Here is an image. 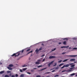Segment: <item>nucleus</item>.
<instances>
[{"mask_svg": "<svg viewBox=\"0 0 77 77\" xmlns=\"http://www.w3.org/2000/svg\"><path fill=\"white\" fill-rule=\"evenodd\" d=\"M47 69V67H46L45 68L42 69H41V71H42L43 70H44V69Z\"/></svg>", "mask_w": 77, "mask_h": 77, "instance_id": "20", "label": "nucleus"}, {"mask_svg": "<svg viewBox=\"0 0 77 77\" xmlns=\"http://www.w3.org/2000/svg\"><path fill=\"white\" fill-rule=\"evenodd\" d=\"M69 47V46H62L61 47V48H68Z\"/></svg>", "mask_w": 77, "mask_h": 77, "instance_id": "6", "label": "nucleus"}, {"mask_svg": "<svg viewBox=\"0 0 77 77\" xmlns=\"http://www.w3.org/2000/svg\"><path fill=\"white\" fill-rule=\"evenodd\" d=\"M20 72H23V70H22V69H20Z\"/></svg>", "mask_w": 77, "mask_h": 77, "instance_id": "37", "label": "nucleus"}, {"mask_svg": "<svg viewBox=\"0 0 77 77\" xmlns=\"http://www.w3.org/2000/svg\"><path fill=\"white\" fill-rule=\"evenodd\" d=\"M70 60V61H75V60L74 59H71Z\"/></svg>", "mask_w": 77, "mask_h": 77, "instance_id": "10", "label": "nucleus"}, {"mask_svg": "<svg viewBox=\"0 0 77 77\" xmlns=\"http://www.w3.org/2000/svg\"><path fill=\"white\" fill-rule=\"evenodd\" d=\"M47 73H50V72H47L45 73V74H47Z\"/></svg>", "mask_w": 77, "mask_h": 77, "instance_id": "49", "label": "nucleus"}, {"mask_svg": "<svg viewBox=\"0 0 77 77\" xmlns=\"http://www.w3.org/2000/svg\"><path fill=\"white\" fill-rule=\"evenodd\" d=\"M42 77H44V76H43Z\"/></svg>", "mask_w": 77, "mask_h": 77, "instance_id": "57", "label": "nucleus"}, {"mask_svg": "<svg viewBox=\"0 0 77 77\" xmlns=\"http://www.w3.org/2000/svg\"><path fill=\"white\" fill-rule=\"evenodd\" d=\"M22 67H26V66H27V65L26 64H24V65L22 66Z\"/></svg>", "mask_w": 77, "mask_h": 77, "instance_id": "15", "label": "nucleus"}, {"mask_svg": "<svg viewBox=\"0 0 77 77\" xmlns=\"http://www.w3.org/2000/svg\"><path fill=\"white\" fill-rule=\"evenodd\" d=\"M54 71H55V70H53L51 71V72H54Z\"/></svg>", "mask_w": 77, "mask_h": 77, "instance_id": "45", "label": "nucleus"}, {"mask_svg": "<svg viewBox=\"0 0 77 77\" xmlns=\"http://www.w3.org/2000/svg\"><path fill=\"white\" fill-rule=\"evenodd\" d=\"M7 72L8 74H9V73H10V72H11L9 71H7Z\"/></svg>", "mask_w": 77, "mask_h": 77, "instance_id": "22", "label": "nucleus"}, {"mask_svg": "<svg viewBox=\"0 0 77 77\" xmlns=\"http://www.w3.org/2000/svg\"><path fill=\"white\" fill-rule=\"evenodd\" d=\"M56 65H57L56 63H55V65H54L53 66H56Z\"/></svg>", "mask_w": 77, "mask_h": 77, "instance_id": "40", "label": "nucleus"}, {"mask_svg": "<svg viewBox=\"0 0 77 77\" xmlns=\"http://www.w3.org/2000/svg\"><path fill=\"white\" fill-rule=\"evenodd\" d=\"M62 62V60L58 61V63H60Z\"/></svg>", "mask_w": 77, "mask_h": 77, "instance_id": "36", "label": "nucleus"}, {"mask_svg": "<svg viewBox=\"0 0 77 77\" xmlns=\"http://www.w3.org/2000/svg\"><path fill=\"white\" fill-rule=\"evenodd\" d=\"M38 62H40V60H38Z\"/></svg>", "mask_w": 77, "mask_h": 77, "instance_id": "56", "label": "nucleus"}, {"mask_svg": "<svg viewBox=\"0 0 77 77\" xmlns=\"http://www.w3.org/2000/svg\"><path fill=\"white\" fill-rule=\"evenodd\" d=\"M5 72V71H2L0 72V74H3V73H4Z\"/></svg>", "mask_w": 77, "mask_h": 77, "instance_id": "11", "label": "nucleus"}, {"mask_svg": "<svg viewBox=\"0 0 77 77\" xmlns=\"http://www.w3.org/2000/svg\"><path fill=\"white\" fill-rule=\"evenodd\" d=\"M65 71H66V70H63L62 71V72H65Z\"/></svg>", "mask_w": 77, "mask_h": 77, "instance_id": "39", "label": "nucleus"}, {"mask_svg": "<svg viewBox=\"0 0 77 77\" xmlns=\"http://www.w3.org/2000/svg\"><path fill=\"white\" fill-rule=\"evenodd\" d=\"M27 74H29V75L31 74V73L30 72H27Z\"/></svg>", "mask_w": 77, "mask_h": 77, "instance_id": "32", "label": "nucleus"}, {"mask_svg": "<svg viewBox=\"0 0 77 77\" xmlns=\"http://www.w3.org/2000/svg\"><path fill=\"white\" fill-rule=\"evenodd\" d=\"M42 66H37L38 68H40V67H42Z\"/></svg>", "mask_w": 77, "mask_h": 77, "instance_id": "28", "label": "nucleus"}, {"mask_svg": "<svg viewBox=\"0 0 77 77\" xmlns=\"http://www.w3.org/2000/svg\"><path fill=\"white\" fill-rule=\"evenodd\" d=\"M5 77H9V76L8 75H5Z\"/></svg>", "mask_w": 77, "mask_h": 77, "instance_id": "23", "label": "nucleus"}, {"mask_svg": "<svg viewBox=\"0 0 77 77\" xmlns=\"http://www.w3.org/2000/svg\"><path fill=\"white\" fill-rule=\"evenodd\" d=\"M69 56H70V57H76L77 56V55H69Z\"/></svg>", "mask_w": 77, "mask_h": 77, "instance_id": "8", "label": "nucleus"}, {"mask_svg": "<svg viewBox=\"0 0 77 77\" xmlns=\"http://www.w3.org/2000/svg\"><path fill=\"white\" fill-rule=\"evenodd\" d=\"M55 50H56V48H54V49L52 50V51H54Z\"/></svg>", "mask_w": 77, "mask_h": 77, "instance_id": "35", "label": "nucleus"}, {"mask_svg": "<svg viewBox=\"0 0 77 77\" xmlns=\"http://www.w3.org/2000/svg\"><path fill=\"white\" fill-rule=\"evenodd\" d=\"M30 50V49H29L26 50V51H29Z\"/></svg>", "mask_w": 77, "mask_h": 77, "instance_id": "31", "label": "nucleus"}, {"mask_svg": "<svg viewBox=\"0 0 77 77\" xmlns=\"http://www.w3.org/2000/svg\"><path fill=\"white\" fill-rule=\"evenodd\" d=\"M33 69H37L36 68H34Z\"/></svg>", "mask_w": 77, "mask_h": 77, "instance_id": "47", "label": "nucleus"}, {"mask_svg": "<svg viewBox=\"0 0 77 77\" xmlns=\"http://www.w3.org/2000/svg\"><path fill=\"white\" fill-rule=\"evenodd\" d=\"M59 69V67L57 66L55 68V69Z\"/></svg>", "mask_w": 77, "mask_h": 77, "instance_id": "26", "label": "nucleus"}, {"mask_svg": "<svg viewBox=\"0 0 77 77\" xmlns=\"http://www.w3.org/2000/svg\"><path fill=\"white\" fill-rule=\"evenodd\" d=\"M58 44H62V43L61 42H59Z\"/></svg>", "mask_w": 77, "mask_h": 77, "instance_id": "46", "label": "nucleus"}, {"mask_svg": "<svg viewBox=\"0 0 77 77\" xmlns=\"http://www.w3.org/2000/svg\"><path fill=\"white\" fill-rule=\"evenodd\" d=\"M32 52H33V51H32L29 52L27 54H29V53H32Z\"/></svg>", "mask_w": 77, "mask_h": 77, "instance_id": "25", "label": "nucleus"}, {"mask_svg": "<svg viewBox=\"0 0 77 77\" xmlns=\"http://www.w3.org/2000/svg\"><path fill=\"white\" fill-rule=\"evenodd\" d=\"M74 63H76V61H74Z\"/></svg>", "mask_w": 77, "mask_h": 77, "instance_id": "53", "label": "nucleus"}, {"mask_svg": "<svg viewBox=\"0 0 77 77\" xmlns=\"http://www.w3.org/2000/svg\"><path fill=\"white\" fill-rule=\"evenodd\" d=\"M69 48V49H71V48H70H70Z\"/></svg>", "mask_w": 77, "mask_h": 77, "instance_id": "54", "label": "nucleus"}, {"mask_svg": "<svg viewBox=\"0 0 77 77\" xmlns=\"http://www.w3.org/2000/svg\"><path fill=\"white\" fill-rule=\"evenodd\" d=\"M9 67H12L13 66H14V65H13V64H10L9 65Z\"/></svg>", "mask_w": 77, "mask_h": 77, "instance_id": "9", "label": "nucleus"}, {"mask_svg": "<svg viewBox=\"0 0 77 77\" xmlns=\"http://www.w3.org/2000/svg\"><path fill=\"white\" fill-rule=\"evenodd\" d=\"M66 39V38H63V39Z\"/></svg>", "mask_w": 77, "mask_h": 77, "instance_id": "50", "label": "nucleus"}, {"mask_svg": "<svg viewBox=\"0 0 77 77\" xmlns=\"http://www.w3.org/2000/svg\"><path fill=\"white\" fill-rule=\"evenodd\" d=\"M24 77V75L23 74H21L20 75V77Z\"/></svg>", "mask_w": 77, "mask_h": 77, "instance_id": "27", "label": "nucleus"}, {"mask_svg": "<svg viewBox=\"0 0 77 77\" xmlns=\"http://www.w3.org/2000/svg\"><path fill=\"white\" fill-rule=\"evenodd\" d=\"M74 75H75V73H72V74H70V75L71 76H73Z\"/></svg>", "mask_w": 77, "mask_h": 77, "instance_id": "17", "label": "nucleus"}, {"mask_svg": "<svg viewBox=\"0 0 77 77\" xmlns=\"http://www.w3.org/2000/svg\"><path fill=\"white\" fill-rule=\"evenodd\" d=\"M74 66H75V65H71V67H74Z\"/></svg>", "mask_w": 77, "mask_h": 77, "instance_id": "29", "label": "nucleus"}, {"mask_svg": "<svg viewBox=\"0 0 77 77\" xmlns=\"http://www.w3.org/2000/svg\"><path fill=\"white\" fill-rule=\"evenodd\" d=\"M54 61H53L51 62V63H49L48 64V66H49V67H50V65H51V64H53V63L54 62Z\"/></svg>", "mask_w": 77, "mask_h": 77, "instance_id": "2", "label": "nucleus"}, {"mask_svg": "<svg viewBox=\"0 0 77 77\" xmlns=\"http://www.w3.org/2000/svg\"><path fill=\"white\" fill-rule=\"evenodd\" d=\"M39 49L38 50V49H36L35 50V51L37 53H38V52H39Z\"/></svg>", "mask_w": 77, "mask_h": 77, "instance_id": "16", "label": "nucleus"}, {"mask_svg": "<svg viewBox=\"0 0 77 77\" xmlns=\"http://www.w3.org/2000/svg\"><path fill=\"white\" fill-rule=\"evenodd\" d=\"M73 50H76V49H77V48H73Z\"/></svg>", "mask_w": 77, "mask_h": 77, "instance_id": "33", "label": "nucleus"}, {"mask_svg": "<svg viewBox=\"0 0 77 77\" xmlns=\"http://www.w3.org/2000/svg\"><path fill=\"white\" fill-rule=\"evenodd\" d=\"M46 77H50V76H46Z\"/></svg>", "mask_w": 77, "mask_h": 77, "instance_id": "55", "label": "nucleus"}, {"mask_svg": "<svg viewBox=\"0 0 77 77\" xmlns=\"http://www.w3.org/2000/svg\"><path fill=\"white\" fill-rule=\"evenodd\" d=\"M65 65H64L62 67H61V69H62L63 68H65Z\"/></svg>", "mask_w": 77, "mask_h": 77, "instance_id": "24", "label": "nucleus"}, {"mask_svg": "<svg viewBox=\"0 0 77 77\" xmlns=\"http://www.w3.org/2000/svg\"><path fill=\"white\" fill-rule=\"evenodd\" d=\"M56 57L54 56H50L49 57V59H53V58H55Z\"/></svg>", "mask_w": 77, "mask_h": 77, "instance_id": "5", "label": "nucleus"}, {"mask_svg": "<svg viewBox=\"0 0 77 77\" xmlns=\"http://www.w3.org/2000/svg\"><path fill=\"white\" fill-rule=\"evenodd\" d=\"M58 76H59V75H55L54 77H58Z\"/></svg>", "mask_w": 77, "mask_h": 77, "instance_id": "30", "label": "nucleus"}, {"mask_svg": "<svg viewBox=\"0 0 77 77\" xmlns=\"http://www.w3.org/2000/svg\"><path fill=\"white\" fill-rule=\"evenodd\" d=\"M73 64V63H70L69 64H67L66 65H65V67H68L69 66V65H72Z\"/></svg>", "mask_w": 77, "mask_h": 77, "instance_id": "3", "label": "nucleus"}, {"mask_svg": "<svg viewBox=\"0 0 77 77\" xmlns=\"http://www.w3.org/2000/svg\"><path fill=\"white\" fill-rule=\"evenodd\" d=\"M73 68H70L69 70H68V72H70V71H72V69Z\"/></svg>", "mask_w": 77, "mask_h": 77, "instance_id": "4", "label": "nucleus"}, {"mask_svg": "<svg viewBox=\"0 0 77 77\" xmlns=\"http://www.w3.org/2000/svg\"><path fill=\"white\" fill-rule=\"evenodd\" d=\"M24 52V50H22V51H21L19 52H17V53L14 54L13 55H11V56H12V57L14 56H15V57H18L20 54H21V53H23Z\"/></svg>", "mask_w": 77, "mask_h": 77, "instance_id": "1", "label": "nucleus"}, {"mask_svg": "<svg viewBox=\"0 0 77 77\" xmlns=\"http://www.w3.org/2000/svg\"><path fill=\"white\" fill-rule=\"evenodd\" d=\"M63 65V63H62V64H60L59 65V66H61V65Z\"/></svg>", "mask_w": 77, "mask_h": 77, "instance_id": "41", "label": "nucleus"}, {"mask_svg": "<svg viewBox=\"0 0 77 77\" xmlns=\"http://www.w3.org/2000/svg\"><path fill=\"white\" fill-rule=\"evenodd\" d=\"M7 68H8L9 70H12L13 69L12 68L10 67H8Z\"/></svg>", "mask_w": 77, "mask_h": 77, "instance_id": "7", "label": "nucleus"}, {"mask_svg": "<svg viewBox=\"0 0 77 77\" xmlns=\"http://www.w3.org/2000/svg\"><path fill=\"white\" fill-rule=\"evenodd\" d=\"M39 51H41V50H43V48L42 47H41L39 49Z\"/></svg>", "mask_w": 77, "mask_h": 77, "instance_id": "13", "label": "nucleus"}, {"mask_svg": "<svg viewBox=\"0 0 77 77\" xmlns=\"http://www.w3.org/2000/svg\"><path fill=\"white\" fill-rule=\"evenodd\" d=\"M65 53H66V52H63V53H62V54H65Z\"/></svg>", "mask_w": 77, "mask_h": 77, "instance_id": "38", "label": "nucleus"}, {"mask_svg": "<svg viewBox=\"0 0 77 77\" xmlns=\"http://www.w3.org/2000/svg\"><path fill=\"white\" fill-rule=\"evenodd\" d=\"M69 60V59H66L64 60L63 61V62H66V61H67V60Z\"/></svg>", "mask_w": 77, "mask_h": 77, "instance_id": "14", "label": "nucleus"}, {"mask_svg": "<svg viewBox=\"0 0 77 77\" xmlns=\"http://www.w3.org/2000/svg\"><path fill=\"white\" fill-rule=\"evenodd\" d=\"M27 69V68H23L22 69V70H23V71H26V70Z\"/></svg>", "mask_w": 77, "mask_h": 77, "instance_id": "12", "label": "nucleus"}, {"mask_svg": "<svg viewBox=\"0 0 77 77\" xmlns=\"http://www.w3.org/2000/svg\"><path fill=\"white\" fill-rule=\"evenodd\" d=\"M42 45H44V44L42 43Z\"/></svg>", "mask_w": 77, "mask_h": 77, "instance_id": "51", "label": "nucleus"}, {"mask_svg": "<svg viewBox=\"0 0 77 77\" xmlns=\"http://www.w3.org/2000/svg\"><path fill=\"white\" fill-rule=\"evenodd\" d=\"M74 39H76V38H74Z\"/></svg>", "mask_w": 77, "mask_h": 77, "instance_id": "58", "label": "nucleus"}, {"mask_svg": "<svg viewBox=\"0 0 77 77\" xmlns=\"http://www.w3.org/2000/svg\"><path fill=\"white\" fill-rule=\"evenodd\" d=\"M2 63H1V62L0 61V65H2Z\"/></svg>", "mask_w": 77, "mask_h": 77, "instance_id": "48", "label": "nucleus"}, {"mask_svg": "<svg viewBox=\"0 0 77 77\" xmlns=\"http://www.w3.org/2000/svg\"><path fill=\"white\" fill-rule=\"evenodd\" d=\"M45 61V58H44L42 62H44Z\"/></svg>", "mask_w": 77, "mask_h": 77, "instance_id": "43", "label": "nucleus"}, {"mask_svg": "<svg viewBox=\"0 0 77 77\" xmlns=\"http://www.w3.org/2000/svg\"><path fill=\"white\" fill-rule=\"evenodd\" d=\"M45 55L44 54L43 55H42L41 57H43L44 56H45Z\"/></svg>", "mask_w": 77, "mask_h": 77, "instance_id": "42", "label": "nucleus"}, {"mask_svg": "<svg viewBox=\"0 0 77 77\" xmlns=\"http://www.w3.org/2000/svg\"><path fill=\"white\" fill-rule=\"evenodd\" d=\"M66 43V41H65L63 43V44H64V45H65Z\"/></svg>", "mask_w": 77, "mask_h": 77, "instance_id": "18", "label": "nucleus"}, {"mask_svg": "<svg viewBox=\"0 0 77 77\" xmlns=\"http://www.w3.org/2000/svg\"><path fill=\"white\" fill-rule=\"evenodd\" d=\"M15 75H12V76H11V77H15Z\"/></svg>", "mask_w": 77, "mask_h": 77, "instance_id": "44", "label": "nucleus"}, {"mask_svg": "<svg viewBox=\"0 0 77 77\" xmlns=\"http://www.w3.org/2000/svg\"><path fill=\"white\" fill-rule=\"evenodd\" d=\"M16 77H18V75L17 74H16Z\"/></svg>", "mask_w": 77, "mask_h": 77, "instance_id": "34", "label": "nucleus"}, {"mask_svg": "<svg viewBox=\"0 0 77 77\" xmlns=\"http://www.w3.org/2000/svg\"><path fill=\"white\" fill-rule=\"evenodd\" d=\"M40 63L39 62H35V64H40Z\"/></svg>", "mask_w": 77, "mask_h": 77, "instance_id": "19", "label": "nucleus"}, {"mask_svg": "<svg viewBox=\"0 0 77 77\" xmlns=\"http://www.w3.org/2000/svg\"><path fill=\"white\" fill-rule=\"evenodd\" d=\"M34 71H35V70H31V72H34Z\"/></svg>", "mask_w": 77, "mask_h": 77, "instance_id": "21", "label": "nucleus"}, {"mask_svg": "<svg viewBox=\"0 0 77 77\" xmlns=\"http://www.w3.org/2000/svg\"><path fill=\"white\" fill-rule=\"evenodd\" d=\"M29 60H30V58H29Z\"/></svg>", "mask_w": 77, "mask_h": 77, "instance_id": "52", "label": "nucleus"}]
</instances>
